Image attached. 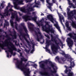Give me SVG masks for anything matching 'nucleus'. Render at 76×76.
I'll list each match as a JSON object with an SVG mask.
<instances>
[{"label": "nucleus", "mask_w": 76, "mask_h": 76, "mask_svg": "<svg viewBox=\"0 0 76 76\" xmlns=\"http://www.w3.org/2000/svg\"><path fill=\"white\" fill-rule=\"evenodd\" d=\"M37 18L36 17H32V19L33 20H34V22H36L37 21Z\"/></svg>", "instance_id": "obj_27"}, {"label": "nucleus", "mask_w": 76, "mask_h": 76, "mask_svg": "<svg viewBox=\"0 0 76 76\" xmlns=\"http://www.w3.org/2000/svg\"><path fill=\"white\" fill-rule=\"evenodd\" d=\"M19 31L20 32V36H21L23 38L26 42L28 43V44H29V42L28 40V39L26 38V36H27L29 38V35L28 34V31H27V33H26V34L22 32V29H20L19 30Z\"/></svg>", "instance_id": "obj_5"}, {"label": "nucleus", "mask_w": 76, "mask_h": 76, "mask_svg": "<svg viewBox=\"0 0 76 76\" xmlns=\"http://www.w3.org/2000/svg\"><path fill=\"white\" fill-rule=\"evenodd\" d=\"M76 10H74L68 13V19H69L70 20H72V19H73V16H74V15L76 14Z\"/></svg>", "instance_id": "obj_6"}, {"label": "nucleus", "mask_w": 76, "mask_h": 76, "mask_svg": "<svg viewBox=\"0 0 76 76\" xmlns=\"http://www.w3.org/2000/svg\"><path fill=\"white\" fill-rule=\"evenodd\" d=\"M18 24H17V23L16 22L15 23V28L16 29L18 28Z\"/></svg>", "instance_id": "obj_42"}, {"label": "nucleus", "mask_w": 76, "mask_h": 76, "mask_svg": "<svg viewBox=\"0 0 76 76\" xmlns=\"http://www.w3.org/2000/svg\"><path fill=\"white\" fill-rule=\"evenodd\" d=\"M44 39H43V42H41L40 43L41 44H43L44 43Z\"/></svg>", "instance_id": "obj_59"}, {"label": "nucleus", "mask_w": 76, "mask_h": 76, "mask_svg": "<svg viewBox=\"0 0 76 76\" xmlns=\"http://www.w3.org/2000/svg\"><path fill=\"white\" fill-rule=\"evenodd\" d=\"M17 43V41L16 40L15 42V45H17V44H16Z\"/></svg>", "instance_id": "obj_64"}, {"label": "nucleus", "mask_w": 76, "mask_h": 76, "mask_svg": "<svg viewBox=\"0 0 76 76\" xmlns=\"http://www.w3.org/2000/svg\"><path fill=\"white\" fill-rule=\"evenodd\" d=\"M70 63L71 66H72V67H74V66H75V63H74V62L72 61Z\"/></svg>", "instance_id": "obj_29"}, {"label": "nucleus", "mask_w": 76, "mask_h": 76, "mask_svg": "<svg viewBox=\"0 0 76 76\" xmlns=\"http://www.w3.org/2000/svg\"><path fill=\"white\" fill-rule=\"evenodd\" d=\"M44 61H41V62H39V64H41V63H42V62H43V63H44L45 64V63H44Z\"/></svg>", "instance_id": "obj_49"}, {"label": "nucleus", "mask_w": 76, "mask_h": 76, "mask_svg": "<svg viewBox=\"0 0 76 76\" xmlns=\"http://www.w3.org/2000/svg\"><path fill=\"white\" fill-rule=\"evenodd\" d=\"M21 26H23V29L24 30V31H25L26 33H27V31H28V30H27V29H26V27L24 26V23H21Z\"/></svg>", "instance_id": "obj_16"}, {"label": "nucleus", "mask_w": 76, "mask_h": 76, "mask_svg": "<svg viewBox=\"0 0 76 76\" xmlns=\"http://www.w3.org/2000/svg\"><path fill=\"white\" fill-rule=\"evenodd\" d=\"M6 23L4 24V26H9V22H7V21H5Z\"/></svg>", "instance_id": "obj_28"}, {"label": "nucleus", "mask_w": 76, "mask_h": 76, "mask_svg": "<svg viewBox=\"0 0 76 76\" xmlns=\"http://www.w3.org/2000/svg\"><path fill=\"white\" fill-rule=\"evenodd\" d=\"M40 67L41 69H43V70L44 71H45L46 70V69H48L47 68H45V65L44 63H41L40 64Z\"/></svg>", "instance_id": "obj_12"}, {"label": "nucleus", "mask_w": 76, "mask_h": 76, "mask_svg": "<svg viewBox=\"0 0 76 76\" xmlns=\"http://www.w3.org/2000/svg\"><path fill=\"white\" fill-rule=\"evenodd\" d=\"M20 51H21V50H19V49H18V51H17V52L18 53H20Z\"/></svg>", "instance_id": "obj_53"}, {"label": "nucleus", "mask_w": 76, "mask_h": 76, "mask_svg": "<svg viewBox=\"0 0 76 76\" xmlns=\"http://www.w3.org/2000/svg\"><path fill=\"white\" fill-rule=\"evenodd\" d=\"M50 43H51V40H46V43L47 45H46V47L45 48L46 49V50L49 51V53H50V54H51V53H50V50L48 49V46H49V45H50Z\"/></svg>", "instance_id": "obj_10"}, {"label": "nucleus", "mask_w": 76, "mask_h": 76, "mask_svg": "<svg viewBox=\"0 0 76 76\" xmlns=\"http://www.w3.org/2000/svg\"><path fill=\"white\" fill-rule=\"evenodd\" d=\"M31 18H32L31 16L28 15H25L22 16L23 19H24L25 22H27L28 20H32Z\"/></svg>", "instance_id": "obj_8"}, {"label": "nucleus", "mask_w": 76, "mask_h": 76, "mask_svg": "<svg viewBox=\"0 0 76 76\" xmlns=\"http://www.w3.org/2000/svg\"><path fill=\"white\" fill-rule=\"evenodd\" d=\"M37 41H38L39 42V38L38 37H37Z\"/></svg>", "instance_id": "obj_52"}, {"label": "nucleus", "mask_w": 76, "mask_h": 76, "mask_svg": "<svg viewBox=\"0 0 76 76\" xmlns=\"http://www.w3.org/2000/svg\"><path fill=\"white\" fill-rule=\"evenodd\" d=\"M34 10L33 7H32L31 6H30L27 9H25V8H23L21 9V12L25 13H27L28 15H31V13L30 12H32Z\"/></svg>", "instance_id": "obj_4"}, {"label": "nucleus", "mask_w": 76, "mask_h": 76, "mask_svg": "<svg viewBox=\"0 0 76 76\" xmlns=\"http://www.w3.org/2000/svg\"><path fill=\"white\" fill-rule=\"evenodd\" d=\"M17 2H14L13 3L14 4V7H17L18 6V4H17Z\"/></svg>", "instance_id": "obj_31"}, {"label": "nucleus", "mask_w": 76, "mask_h": 76, "mask_svg": "<svg viewBox=\"0 0 76 76\" xmlns=\"http://www.w3.org/2000/svg\"><path fill=\"white\" fill-rule=\"evenodd\" d=\"M46 64H48V63H49L50 64L51 66L52 67L53 71L51 69V68L50 67H49V66H48V68L49 69V70H50V72L51 73H54V74H55V73H57V71L56 70V69L54 68V67H55V65L53 64V62L51 61H49L48 60H46L44 62Z\"/></svg>", "instance_id": "obj_3"}, {"label": "nucleus", "mask_w": 76, "mask_h": 76, "mask_svg": "<svg viewBox=\"0 0 76 76\" xmlns=\"http://www.w3.org/2000/svg\"><path fill=\"white\" fill-rule=\"evenodd\" d=\"M38 7V6L37 5H36V4H35V5H34L33 6V7Z\"/></svg>", "instance_id": "obj_43"}, {"label": "nucleus", "mask_w": 76, "mask_h": 76, "mask_svg": "<svg viewBox=\"0 0 76 76\" xmlns=\"http://www.w3.org/2000/svg\"><path fill=\"white\" fill-rule=\"evenodd\" d=\"M4 5V4L2 3V4H1L0 6H1H1H3Z\"/></svg>", "instance_id": "obj_57"}, {"label": "nucleus", "mask_w": 76, "mask_h": 76, "mask_svg": "<svg viewBox=\"0 0 76 76\" xmlns=\"http://www.w3.org/2000/svg\"><path fill=\"white\" fill-rule=\"evenodd\" d=\"M32 0H25V1H26V3H29V2H31Z\"/></svg>", "instance_id": "obj_35"}, {"label": "nucleus", "mask_w": 76, "mask_h": 76, "mask_svg": "<svg viewBox=\"0 0 76 76\" xmlns=\"http://www.w3.org/2000/svg\"><path fill=\"white\" fill-rule=\"evenodd\" d=\"M16 15V14L15 13H13L12 14V16L11 17V19L13 20L15 18V15Z\"/></svg>", "instance_id": "obj_23"}, {"label": "nucleus", "mask_w": 76, "mask_h": 76, "mask_svg": "<svg viewBox=\"0 0 76 76\" xmlns=\"http://www.w3.org/2000/svg\"><path fill=\"white\" fill-rule=\"evenodd\" d=\"M29 63H27L25 65V67H27L28 66H29Z\"/></svg>", "instance_id": "obj_38"}, {"label": "nucleus", "mask_w": 76, "mask_h": 76, "mask_svg": "<svg viewBox=\"0 0 76 76\" xmlns=\"http://www.w3.org/2000/svg\"><path fill=\"white\" fill-rule=\"evenodd\" d=\"M50 36L51 38V40L53 42L54 41L56 45L54 44H53L51 46V49L52 51L53 52V54H56V51L58 50V49H60V46L58 45H59V43H57V40H56V38H54V37L53 34H51L50 35Z\"/></svg>", "instance_id": "obj_2"}, {"label": "nucleus", "mask_w": 76, "mask_h": 76, "mask_svg": "<svg viewBox=\"0 0 76 76\" xmlns=\"http://www.w3.org/2000/svg\"><path fill=\"white\" fill-rule=\"evenodd\" d=\"M56 58L57 60L59 62V63H61V61H59V59H60V58L58 56H56Z\"/></svg>", "instance_id": "obj_32"}, {"label": "nucleus", "mask_w": 76, "mask_h": 76, "mask_svg": "<svg viewBox=\"0 0 76 76\" xmlns=\"http://www.w3.org/2000/svg\"><path fill=\"white\" fill-rule=\"evenodd\" d=\"M67 10L68 12H69V11H70V9L69 8H67Z\"/></svg>", "instance_id": "obj_62"}, {"label": "nucleus", "mask_w": 76, "mask_h": 76, "mask_svg": "<svg viewBox=\"0 0 76 76\" xmlns=\"http://www.w3.org/2000/svg\"><path fill=\"white\" fill-rule=\"evenodd\" d=\"M10 35L12 37L13 39H16V38H17V36L16 34H13L12 35V34H10Z\"/></svg>", "instance_id": "obj_24"}, {"label": "nucleus", "mask_w": 76, "mask_h": 76, "mask_svg": "<svg viewBox=\"0 0 76 76\" xmlns=\"http://www.w3.org/2000/svg\"><path fill=\"white\" fill-rule=\"evenodd\" d=\"M0 15L1 16H2V17L3 18H4V16L3 15H1V14H0Z\"/></svg>", "instance_id": "obj_61"}, {"label": "nucleus", "mask_w": 76, "mask_h": 76, "mask_svg": "<svg viewBox=\"0 0 76 76\" xmlns=\"http://www.w3.org/2000/svg\"><path fill=\"white\" fill-rule=\"evenodd\" d=\"M34 51H35V49L32 50L31 51V53H32L34 52Z\"/></svg>", "instance_id": "obj_47"}, {"label": "nucleus", "mask_w": 76, "mask_h": 76, "mask_svg": "<svg viewBox=\"0 0 76 76\" xmlns=\"http://www.w3.org/2000/svg\"><path fill=\"white\" fill-rule=\"evenodd\" d=\"M67 28H68V31H72V29L70 28V27H69V23L67 21L65 24Z\"/></svg>", "instance_id": "obj_15"}, {"label": "nucleus", "mask_w": 76, "mask_h": 76, "mask_svg": "<svg viewBox=\"0 0 76 76\" xmlns=\"http://www.w3.org/2000/svg\"><path fill=\"white\" fill-rule=\"evenodd\" d=\"M16 2H17L18 4H22L23 3V0H16Z\"/></svg>", "instance_id": "obj_20"}, {"label": "nucleus", "mask_w": 76, "mask_h": 76, "mask_svg": "<svg viewBox=\"0 0 76 76\" xmlns=\"http://www.w3.org/2000/svg\"><path fill=\"white\" fill-rule=\"evenodd\" d=\"M47 18L48 19H49L51 22L54 23V19L52 15H49L47 16Z\"/></svg>", "instance_id": "obj_11"}, {"label": "nucleus", "mask_w": 76, "mask_h": 76, "mask_svg": "<svg viewBox=\"0 0 76 76\" xmlns=\"http://www.w3.org/2000/svg\"><path fill=\"white\" fill-rule=\"evenodd\" d=\"M54 26H56V27L57 28L59 27V26H58L57 24H54Z\"/></svg>", "instance_id": "obj_39"}, {"label": "nucleus", "mask_w": 76, "mask_h": 76, "mask_svg": "<svg viewBox=\"0 0 76 76\" xmlns=\"http://www.w3.org/2000/svg\"><path fill=\"white\" fill-rule=\"evenodd\" d=\"M25 51L27 53H29V50H27L26 49H25Z\"/></svg>", "instance_id": "obj_41"}, {"label": "nucleus", "mask_w": 76, "mask_h": 76, "mask_svg": "<svg viewBox=\"0 0 76 76\" xmlns=\"http://www.w3.org/2000/svg\"><path fill=\"white\" fill-rule=\"evenodd\" d=\"M28 27L30 26H32V27H30L29 28V29H30L31 31H34L33 27L34 26V25L31 23H28Z\"/></svg>", "instance_id": "obj_14"}, {"label": "nucleus", "mask_w": 76, "mask_h": 76, "mask_svg": "<svg viewBox=\"0 0 76 76\" xmlns=\"http://www.w3.org/2000/svg\"><path fill=\"white\" fill-rule=\"evenodd\" d=\"M33 45L32 46V48H33V49H34V50H35V48H35V46H34V45L33 44Z\"/></svg>", "instance_id": "obj_50"}, {"label": "nucleus", "mask_w": 76, "mask_h": 76, "mask_svg": "<svg viewBox=\"0 0 76 76\" xmlns=\"http://www.w3.org/2000/svg\"><path fill=\"white\" fill-rule=\"evenodd\" d=\"M53 3H56V0H52Z\"/></svg>", "instance_id": "obj_48"}, {"label": "nucleus", "mask_w": 76, "mask_h": 76, "mask_svg": "<svg viewBox=\"0 0 76 76\" xmlns=\"http://www.w3.org/2000/svg\"><path fill=\"white\" fill-rule=\"evenodd\" d=\"M13 20H12V19H11V20H10V23H11V26H13V24L14 23Z\"/></svg>", "instance_id": "obj_25"}, {"label": "nucleus", "mask_w": 76, "mask_h": 76, "mask_svg": "<svg viewBox=\"0 0 76 76\" xmlns=\"http://www.w3.org/2000/svg\"><path fill=\"white\" fill-rule=\"evenodd\" d=\"M60 21L61 23V24H62V25L64 26V25H63V23H62V20L61 19V17H60Z\"/></svg>", "instance_id": "obj_40"}, {"label": "nucleus", "mask_w": 76, "mask_h": 76, "mask_svg": "<svg viewBox=\"0 0 76 76\" xmlns=\"http://www.w3.org/2000/svg\"><path fill=\"white\" fill-rule=\"evenodd\" d=\"M45 23H46V25H48V22H45Z\"/></svg>", "instance_id": "obj_60"}, {"label": "nucleus", "mask_w": 76, "mask_h": 76, "mask_svg": "<svg viewBox=\"0 0 76 76\" xmlns=\"http://www.w3.org/2000/svg\"><path fill=\"white\" fill-rule=\"evenodd\" d=\"M7 57H8V58H9V53L8 52H7Z\"/></svg>", "instance_id": "obj_44"}, {"label": "nucleus", "mask_w": 76, "mask_h": 76, "mask_svg": "<svg viewBox=\"0 0 76 76\" xmlns=\"http://www.w3.org/2000/svg\"><path fill=\"white\" fill-rule=\"evenodd\" d=\"M48 4V7L50 9H51V8L52 6H53V3H50L49 2V1H48L46 2Z\"/></svg>", "instance_id": "obj_17"}, {"label": "nucleus", "mask_w": 76, "mask_h": 76, "mask_svg": "<svg viewBox=\"0 0 76 76\" xmlns=\"http://www.w3.org/2000/svg\"><path fill=\"white\" fill-rule=\"evenodd\" d=\"M61 19L62 20H64V17H62L61 18Z\"/></svg>", "instance_id": "obj_63"}, {"label": "nucleus", "mask_w": 76, "mask_h": 76, "mask_svg": "<svg viewBox=\"0 0 76 76\" xmlns=\"http://www.w3.org/2000/svg\"><path fill=\"white\" fill-rule=\"evenodd\" d=\"M45 37H47V38L48 39H50V37L49 36V35H48L45 34Z\"/></svg>", "instance_id": "obj_36"}, {"label": "nucleus", "mask_w": 76, "mask_h": 76, "mask_svg": "<svg viewBox=\"0 0 76 76\" xmlns=\"http://www.w3.org/2000/svg\"><path fill=\"white\" fill-rule=\"evenodd\" d=\"M36 30H37L38 33H37L36 31H34V32L35 35L37 36V37H38V34H39L40 36V37L39 38L40 39H42L43 37H42V35H41V32H40L39 28H36Z\"/></svg>", "instance_id": "obj_7"}, {"label": "nucleus", "mask_w": 76, "mask_h": 76, "mask_svg": "<svg viewBox=\"0 0 76 76\" xmlns=\"http://www.w3.org/2000/svg\"><path fill=\"white\" fill-rule=\"evenodd\" d=\"M7 6L9 7H10V6H11V7H13V6L12 5H11L10 4V3H9L8 4V5Z\"/></svg>", "instance_id": "obj_37"}, {"label": "nucleus", "mask_w": 76, "mask_h": 76, "mask_svg": "<svg viewBox=\"0 0 76 76\" xmlns=\"http://www.w3.org/2000/svg\"><path fill=\"white\" fill-rule=\"evenodd\" d=\"M68 72H69V73L67 74L68 76H73V73L72 72H71V70L69 69Z\"/></svg>", "instance_id": "obj_19"}, {"label": "nucleus", "mask_w": 76, "mask_h": 76, "mask_svg": "<svg viewBox=\"0 0 76 76\" xmlns=\"http://www.w3.org/2000/svg\"><path fill=\"white\" fill-rule=\"evenodd\" d=\"M57 29H58V31L61 32V30H60V27H59Z\"/></svg>", "instance_id": "obj_45"}, {"label": "nucleus", "mask_w": 76, "mask_h": 76, "mask_svg": "<svg viewBox=\"0 0 76 76\" xmlns=\"http://www.w3.org/2000/svg\"><path fill=\"white\" fill-rule=\"evenodd\" d=\"M50 32H51V33H54V30H53V28H51L50 29Z\"/></svg>", "instance_id": "obj_33"}, {"label": "nucleus", "mask_w": 76, "mask_h": 76, "mask_svg": "<svg viewBox=\"0 0 76 76\" xmlns=\"http://www.w3.org/2000/svg\"><path fill=\"white\" fill-rule=\"evenodd\" d=\"M36 12H33L32 13V14L33 15H35Z\"/></svg>", "instance_id": "obj_58"}, {"label": "nucleus", "mask_w": 76, "mask_h": 76, "mask_svg": "<svg viewBox=\"0 0 76 76\" xmlns=\"http://www.w3.org/2000/svg\"><path fill=\"white\" fill-rule=\"evenodd\" d=\"M13 10H12V8H10V9H9L8 11H7V14H6V15L7 16H9V12H13Z\"/></svg>", "instance_id": "obj_22"}, {"label": "nucleus", "mask_w": 76, "mask_h": 76, "mask_svg": "<svg viewBox=\"0 0 76 76\" xmlns=\"http://www.w3.org/2000/svg\"><path fill=\"white\" fill-rule=\"evenodd\" d=\"M66 68L65 70L64 71V72L65 73H66V74H67V72H68V71H69V70H70L69 69V68H71L72 69V67H73V66H72V65H71L69 67L67 66H64Z\"/></svg>", "instance_id": "obj_13"}, {"label": "nucleus", "mask_w": 76, "mask_h": 76, "mask_svg": "<svg viewBox=\"0 0 76 76\" xmlns=\"http://www.w3.org/2000/svg\"><path fill=\"white\" fill-rule=\"evenodd\" d=\"M3 37H4V38H7V39L5 40L4 43L1 44L0 43V48H1V49H3L4 47L7 46V48L9 49V52L10 53L11 55H13V56H15L16 53V52H14L13 53V50H14V51H16L17 49L12 42H10V41L8 42V40H11L12 38L10 37L8 34H7L6 36L4 35ZM1 50L0 49V52H1Z\"/></svg>", "instance_id": "obj_1"}, {"label": "nucleus", "mask_w": 76, "mask_h": 76, "mask_svg": "<svg viewBox=\"0 0 76 76\" xmlns=\"http://www.w3.org/2000/svg\"><path fill=\"white\" fill-rule=\"evenodd\" d=\"M69 5H71V6H73H73H74L73 4V3H71V2H70V0L69 1Z\"/></svg>", "instance_id": "obj_30"}, {"label": "nucleus", "mask_w": 76, "mask_h": 76, "mask_svg": "<svg viewBox=\"0 0 76 76\" xmlns=\"http://www.w3.org/2000/svg\"><path fill=\"white\" fill-rule=\"evenodd\" d=\"M68 59H70V61H69L70 63L72 62V60H73V58H72L71 57V56H70L68 58Z\"/></svg>", "instance_id": "obj_34"}, {"label": "nucleus", "mask_w": 76, "mask_h": 76, "mask_svg": "<svg viewBox=\"0 0 76 76\" xmlns=\"http://www.w3.org/2000/svg\"><path fill=\"white\" fill-rule=\"evenodd\" d=\"M1 7L0 6V10L1 9H3V8H4V6H2V8H1Z\"/></svg>", "instance_id": "obj_54"}, {"label": "nucleus", "mask_w": 76, "mask_h": 76, "mask_svg": "<svg viewBox=\"0 0 76 76\" xmlns=\"http://www.w3.org/2000/svg\"><path fill=\"white\" fill-rule=\"evenodd\" d=\"M16 20L17 21H19V18L18 17H16Z\"/></svg>", "instance_id": "obj_46"}, {"label": "nucleus", "mask_w": 76, "mask_h": 76, "mask_svg": "<svg viewBox=\"0 0 76 76\" xmlns=\"http://www.w3.org/2000/svg\"><path fill=\"white\" fill-rule=\"evenodd\" d=\"M8 7H8V6H7L6 8V9H5L4 10L5 13V14H6L7 13V12L8 11Z\"/></svg>", "instance_id": "obj_26"}, {"label": "nucleus", "mask_w": 76, "mask_h": 76, "mask_svg": "<svg viewBox=\"0 0 76 76\" xmlns=\"http://www.w3.org/2000/svg\"><path fill=\"white\" fill-rule=\"evenodd\" d=\"M66 41L68 44L70 45H69V47H72V45L73 44V41L70 37H68L67 38Z\"/></svg>", "instance_id": "obj_9"}, {"label": "nucleus", "mask_w": 76, "mask_h": 76, "mask_svg": "<svg viewBox=\"0 0 76 76\" xmlns=\"http://www.w3.org/2000/svg\"><path fill=\"white\" fill-rule=\"evenodd\" d=\"M61 54H62L63 56H64L65 55L64 57H65V58H69L70 56H69V55L68 54H65V53H64V52H63L62 53H61Z\"/></svg>", "instance_id": "obj_18"}, {"label": "nucleus", "mask_w": 76, "mask_h": 76, "mask_svg": "<svg viewBox=\"0 0 76 76\" xmlns=\"http://www.w3.org/2000/svg\"><path fill=\"white\" fill-rule=\"evenodd\" d=\"M45 31L47 32H50V31L51 30V29H50V28H48L45 27V28L44 29Z\"/></svg>", "instance_id": "obj_21"}, {"label": "nucleus", "mask_w": 76, "mask_h": 76, "mask_svg": "<svg viewBox=\"0 0 76 76\" xmlns=\"http://www.w3.org/2000/svg\"><path fill=\"white\" fill-rule=\"evenodd\" d=\"M35 4H36V6H38V5H39V3H36Z\"/></svg>", "instance_id": "obj_51"}, {"label": "nucleus", "mask_w": 76, "mask_h": 76, "mask_svg": "<svg viewBox=\"0 0 76 76\" xmlns=\"http://www.w3.org/2000/svg\"><path fill=\"white\" fill-rule=\"evenodd\" d=\"M64 58H62V60L63 61H65V60H64Z\"/></svg>", "instance_id": "obj_56"}, {"label": "nucleus", "mask_w": 76, "mask_h": 76, "mask_svg": "<svg viewBox=\"0 0 76 76\" xmlns=\"http://www.w3.org/2000/svg\"><path fill=\"white\" fill-rule=\"evenodd\" d=\"M14 34L16 35V33L15 30L14 31Z\"/></svg>", "instance_id": "obj_55"}]
</instances>
